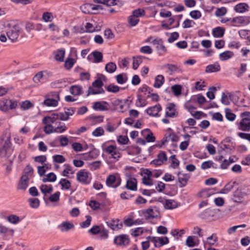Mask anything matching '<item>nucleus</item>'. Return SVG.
Returning <instances> with one entry per match:
<instances>
[{
	"label": "nucleus",
	"mask_w": 250,
	"mask_h": 250,
	"mask_svg": "<svg viewBox=\"0 0 250 250\" xmlns=\"http://www.w3.org/2000/svg\"><path fill=\"white\" fill-rule=\"evenodd\" d=\"M64 112L53 113L50 116H45L42 119L43 124L56 123L57 120L67 121L69 116L73 115L75 111V108H64Z\"/></svg>",
	"instance_id": "f257e3e1"
},
{
	"label": "nucleus",
	"mask_w": 250,
	"mask_h": 250,
	"mask_svg": "<svg viewBox=\"0 0 250 250\" xmlns=\"http://www.w3.org/2000/svg\"><path fill=\"white\" fill-rule=\"evenodd\" d=\"M10 134H3L0 137V159L6 158L8 155L11 143Z\"/></svg>",
	"instance_id": "f03ea898"
},
{
	"label": "nucleus",
	"mask_w": 250,
	"mask_h": 250,
	"mask_svg": "<svg viewBox=\"0 0 250 250\" xmlns=\"http://www.w3.org/2000/svg\"><path fill=\"white\" fill-rule=\"evenodd\" d=\"M6 30L5 31L8 38L12 41L15 42L19 37V27L17 24L12 25L11 23L7 24L5 26Z\"/></svg>",
	"instance_id": "7ed1b4c3"
},
{
	"label": "nucleus",
	"mask_w": 250,
	"mask_h": 250,
	"mask_svg": "<svg viewBox=\"0 0 250 250\" xmlns=\"http://www.w3.org/2000/svg\"><path fill=\"white\" fill-rule=\"evenodd\" d=\"M105 183L107 187L116 188L121 185V178L118 174L117 176L115 174H110L107 176Z\"/></svg>",
	"instance_id": "20e7f679"
},
{
	"label": "nucleus",
	"mask_w": 250,
	"mask_h": 250,
	"mask_svg": "<svg viewBox=\"0 0 250 250\" xmlns=\"http://www.w3.org/2000/svg\"><path fill=\"white\" fill-rule=\"evenodd\" d=\"M113 243L117 246L126 247L129 244L130 238L127 234H120L114 237Z\"/></svg>",
	"instance_id": "39448f33"
},
{
	"label": "nucleus",
	"mask_w": 250,
	"mask_h": 250,
	"mask_svg": "<svg viewBox=\"0 0 250 250\" xmlns=\"http://www.w3.org/2000/svg\"><path fill=\"white\" fill-rule=\"evenodd\" d=\"M151 43L155 46L157 52L159 56H164L167 52V49L164 44V41L162 39H155Z\"/></svg>",
	"instance_id": "423d86ee"
},
{
	"label": "nucleus",
	"mask_w": 250,
	"mask_h": 250,
	"mask_svg": "<svg viewBox=\"0 0 250 250\" xmlns=\"http://www.w3.org/2000/svg\"><path fill=\"white\" fill-rule=\"evenodd\" d=\"M89 173L85 169L80 170L77 173V180L82 184L88 185L90 179L88 178Z\"/></svg>",
	"instance_id": "0eeeda50"
},
{
	"label": "nucleus",
	"mask_w": 250,
	"mask_h": 250,
	"mask_svg": "<svg viewBox=\"0 0 250 250\" xmlns=\"http://www.w3.org/2000/svg\"><path fill=\"white\" fill-rule=\"evenodd\" d=\"M143 214L146 219L157 218L160 214V212L156 207L153 208H149L146 210H142Z\"/></svg>",
	"instance_id": "6e6552de"
},
{
	"label": "nucleus",
	"mask_w": 250,
	"mask_h": 250,
	"mask_svg": "<svg viewBox=\"0 0 250 250\" xmlns=\"http://www.w3.org/2000/svg\"><path fill=\"white\" fill-rule=\"evenodd\" d=\"M60 120H57L56 123H53L55 125L54 126V129H52L49 131H46V134H49L52 133H62L65 131L67 129V126L64 123L59 121Z\"/></svg>",
	"instance_id": "1a4fd4ad"
},
{
	"label": "nucleus",
	"mask_w": 250,
	"mask_h": 250,
	"mask_svg": "<svg viewBox=\"0 0 250 250\" xmlns=\"http://www.w3.org/2000/svg\"><path fill=\"white\" fill-rule=\"evenodd\" d=\"M107 226L113 230H117L123 228V223L119 219H113L106 222Z\"/></svg>",
	"instance_id": "9d476101"
},
{
	"label": "nucleus",
	"mask_w": 250,
	"mask_h": 250,
	"mask_svg": "<svg viewBox=\"0 0 250 250\" xmlns=\"http://www.w3.org/2000/svg\"><path fill=\"white\" fill-rule=\"evenodd\" d=\"M103 54L99 51H94L87 56V59L94 63H99L102 61Z\"/></svg>",
	"instance_id": "9b49d317"
},
{
	"label": "nucleus",
	"mask_w": 250,
	"mask_h": 250,
	"mask_svg": "<svg viewBox=\"0 0 250 250\" xmlns=\"http://www.w3.org/2000/svg\"><path fill=\"white\" fill-rule=\"evenodd\" d=\"M162 110V107L160 104L148 107L146 110V112L148 115L152 117H158L160 116L159 114V112Z\"/></svg>",
	"instance_id": "f8f14e48"
},
{
	"label": "nucleus",
	"mask_w": 250,
	"mask_h": 250,
	"mask_svg": "<svg viewBox=\"0 0 250 250\" xmlns=\"http://www.w3.org/2000/svg\"><path fill=\"white\" fill-rule=\"evenodd\" d=\"M108 105V103L106 101L96 102L92 107L96 111H103L109 110Z\"/></svg>",
	"instance_id": "ddd939ff"
},
{
	"label": "nucleus",
	"mask_w": 250,
	"mask_h": 250,
	"mask_svg": "<svg viewBox=\"0 0 250 250\" xmlns=\"http://www.w3.org/2000/svg\"><path fill=\"white\" fill-rule=\"evenodd\" d=\"M175 105L173 103H168L166 107V109L168 110L169 111H172V112H169L168 111H166L165 116L166 117H170L173 118L175 117H177L178 115V113L176 111V110L175 108Z\"/></svg>",
	"instance_id": "4468645a"
},
{
	"label": "nucleus",
	"mask_w": 250,
	"mask_h": 250,
	"mask_svg": "<svg viewBox=\"0 0 250 250\" xmlns=\"http://www.w3.org/2000/svg\"><path fill=\"white\" fill-rule=\"evenodd\" d=\"M215 211L214 209L208 208L203 211L199 216L202 219L210 220L212 217L215 216Z\"/></svg>",
	"instance_id": "2eb2a0df"
},
{
	"label": "nucleus",
	"mask_w": 250,
	"mask_h": 250,
	"mask_svg": "<svg viewBox=\"0 0 250 250\" xmlns=\"http://www.w3.org/2000/svg\"><path fill=\"white\" fill-rule=\"evenodd\" d=\"M238 128L239 130L243 131H250V120L246 119H243L240 122Z\"/></svg>",
	"instance_id": "dca6fc26"
},
{
	"label": "nucleus",
	"mask_w": 250,
	"mask_h": 250,
	"mask_svg": "<svg viewBox=\"0 0 250 250\" xmlns=\"http://www.w3.org/2000/svg\"><path fill=\"white\" fill-rule=\"evenodd\" d=\"M177 175L178 176V181L180 183L179 187H185L188 183L189 176L186 174H182L180 172H179Z\"/></svg>",
	"instance_id": "f3484780"
},
{
	"label": "nucleus",
	"mask_w": 250,
	"mask_h": 250,
	"mask_svg": "<svg viewBox=\"0 0 250 250\" xmlns=\"http://www.w3.org/2000/svg\"><path fill=\"white\" fill-rule=\"evenodd\" d=\"M245 194L242 191L241 189L238 188L233 193V200L235 202L241 203Z\"/></svg>",
	"instance_id": "a211bd4d"
},
{
	"label": "nucleus",
	"mask_w": 250,
	"mask_h": 250,
	"mask_svg": "<svg viewBox=\"0 0 250 250\" xmlns=\"http://www.w3.org/2000/svg\"><path fill=\"white\" fill-rule=\"evenodd\" d=\"M137 180L135 178H130L127 180L125 187L130 190L136 191L137 189Z\"/></svg>",
	"instance_id": "6ab92c4d"
},
{
	"label": "nucleus",
	"mask_w": 250,
	"mask_h": 250,
	"mask_svg": "<svg viewBox=\"0 0 250 250\" xmlns=\"http://www.w3.org/2000/svg\"><path fill=\"white\" fill-rule=\"evenodd\" d=\"M58 228L61 229L62 232L68 231L71 229H74L75 226L73 223L69 222H63L58 226Z\"/></svg>",
	"instance_id": "aec40b11"
},
{
	"label": "nucleus",
	"mask_w": 250,
	"mask_h": 250,
	"mask_svg": "<svg viewBox=\"0 0 250 250\" xmlns=\"http://www.w3.org/2000/svg\"><path fill=\"white\" fill-rule=\"evenodd\" d=\"M29 181V177L21 176V180L18 185V188L19 189L25 190L28 187Z\"/></svg>",
	"instance_id": "412c9836"
},
{
	"label": "nucleus",
	"mask_w": 250,
	"mask_h": 250,
	"mask_svg": "<svg viewBox=\"0 0 250 250\" xmlns=\"http://www.w3.org/2000/svg\"><path fill=\"white\" fill-rule=\"evenodd\" d=\"M225 28L218 26L213 29L212 34L215 38H222L225 34Z\"/></svg>",
	"instance_id": "4be33fe9"
},
{
	"label": "nucleus",
	"mask_w": 250,
	"mask_h": 250,
	"mask_svg": "<svg viewBox=\"0 0 250 250\" xmlns=\"http://www.w3.org/2000/svg\"><path fill=\"white\" fill-rule=\"evenodd\" d=\"M249 6L246 3H240L234 7V10L236 12L244 13L249 10Z\"/></svg>",
	"instance_id": "5701e85b"
},
{
	"label": "nucleus",
	"mask_w": 250,
	"mask_h": 250,
	"mask_svg": "<svg viewBox=\"0 0 250 250\" xmlns=\"http://www.w3.org/2000/svg\"><path fill=\"white\" fill-rule=\"evenodd\" d=\"M234 55V53L231 51H226L219 54V59L222 61H227Z\"/></svg>",
	"instance_id": "b1692460"
},
{
	"label": "nucleus",
	"mask_w": 250,
	"mask_h": 250,
	"mask_svg": "<svg viewBox=\"0 0 250 250\" xmlns=\"http://www.w3.org/2000/svg\"><path fill=\"white\" fill-rule=\"evenodd\" d=\"M220 66L218 63L208 65L206 68V73L218 72L220 70Z\"/></svg>",
	"instance_id": "393cba45"
},
{
	"label": "nucleus",
	"mask_w": 250,
	"mask_h": 250,
	"mask_svg": "<svg viewBox=\"0 0 250 250\" xmlns=\"http://www.w3.org/2000/svg\"><path fill=\"white\" fill-rule=\"evenodd\" d=\"M59 184L61 185L62 190H68L71 187L70 181L64 178L61 179Z\"/></svg>",
	"instance_id": "a878e982"
},
{
	"label": "nucleus",
	"mask_w": 250,
	"mask_h": 250,
	"mask_svg": "<svg viewBox=\"0 0 250 250\" xmlns=\"http://www.w3.org/2000/svg\"><path fill=\"white\" fill-rule=\"evenodd\" d=\"M236 184L235 181L231 183L229 182L227 184L225 187L220 190V193L222 194H227L230 191L234 188V185Z\"/></svg>",
	"instance_id": "bb28decb"
},
{
	"label": "nucleus",
	"mask_w": 250,
	"mask_h": 250,
	"mask_svg": "<svg viewBox=\"0 0 250 250\" xmlns=\"http://www.w3.org/2000/svg\"><path fill=\"white\" fill-rule=\"evenodd\" d=\"M40 188L41 192L44 195H46L47 193H51L53 190V188L51 185L42 184L40 186Z\"/></svg>",
	"instance_id": "cd10ccee"
},
{
	"label": "nucleus",
	"mask_w": 250,
	"mask_h": 250,
	"mask_svg": "<svg viewBox=\"0 0 250 250\" xmlns=\"http://www.w3.org/2000/svg\"><path fill=\"white\" fill-rule=\"evenodd\" d=\"M165 78L162 75H158L155 79V82L153 86L155 88H160L164 83Z\"/></svg>",
	"instance_id": "c85d7f7f"
},
{
	"label": "nucleus",
	"mask_w": 250,
	"mask_h": 250,
	"mask_svg": "<svg viewBox=\"0 0 250 250\" xmlns=\"http://www.w3.org/2000/svg\"><path fill=\"white\" fill-rule=\"evenodd\" d=\"M218 240V238L217 234L215 233H212V235L207 238V243L208 245L212 246L216 245V243Z\"/></svg>",
	"instance_id": "c756f323"
},
{
	"label": "nucleus",
	"mask_w": 250,
	"mask_h": 250,
	"mask_svg": "<svg viewBox=\"0 0 250 250\" xmlns=\"http://www.w3.org/2000/svg\"><path fill=\"white\" fill-rule=\"evenodd\" d=\"M145 58V57L138 56L136 57L133 58V65L132 68L134 70H136L140 64L143 62V59Z\"/></svg>",
	"instance_id": "7c9ffc66"
},
{
	"label": "nucleus",
	"mask_w": 250,
	"mask_h": 250,
	"mask_svg": "<svg viewBox=\"0 0 250 250\" xmlns=\"http://www.w3.org/2000/svg\"><path fill=\"white\" fill-rule=\"evenodd\" d=\"M178 207L177 203L173 200L167 199L164 206L167 209H172Z\"/></svg>",
	"instance_id": "2f4dec72"
},
{
	"label": "nucleus",
	"mask_w": 250,
	"mask_h": 250,
	"mask_svg": "<svg viewBox=\"0 0 250 250\" xmlns=\"http://www.w3.org/2000/svg\"><path fill=\"white\" fill-rule=\"evenodd\" d=\"M45 99L43 101V104L47 106H56L58 104V102L55 99H52L50 97H45Z\"/></svg>",
	"instance_id": "473e14b6"
},
{
	"label": "nucleus",
	"mask_w": 250,
	"mask_h": 250,
	"mask_svg": "<svg viewBox=\"0 0 250 250\" xmlns=\"http://www.w3.org/2000/svg\"><path fill=\"white\" fill-rule=\"evenodd\" d=\"M57 179L56 174L53 172H50L46 175L45 177L42 179V181L43 183L46 182H54Z\"/></svg>",
	"instance_id": "72a5a7b5"
},
{
	"label": "nucleus",
	"mask_w": 250,
	"mask_h": 250,
	"mask_svg": "<svg viewBox=\"0 0 250 250\" xmlns=\"http://www.w3.org/2000/svg\"><path fill=\"white\" fill-rule=\"evenodd\" d=\"M86 159H95L99 155V151L98 149L94 148L88 153L83 154Z\"/></svg>",
	"instance_id": "f704fd0d"
},
{
	"label": "nucleus",
	"mask_w": 250,
	"mask_h": 250,
	"mask_svg": "<svg viewBox=\"0 0 250 250\" xmlns=\"http://www.w3.org/2000/svg\"><path fill=\"white\" fill-rule=\"evenodd\" d=\"M137 99L135 105L137 107H144L147 104L146 99H143L142 96L138 93L137 95Z\"/></svg>",
	"instance_id": "c9c22d12"
},
{
	"label": "nucleus",
	"mask_w": 250,
	"mask_h": 250,
	"mask_svg": "<svg viewBox=\"0 0 250 250\" xmlns=\"http://www.w3.org/2000/svg\"><path fill=\"white\" fill-rule=\"evenodd\" d=\"M146 132H148L146 137V141L148 143L154 142L155 141V137L153 135V133L150 131L149 129H146L142 131V133H144Z\"/></svg>",
	"instance_id": "e433bc0d"
},
{
	"label": "nucleus",
	"mask_w": 250,
	"mask_h": 250,
	"mask_svg": "<svg viewBox=\"0 0 250 250\" xmlns=\"http://www.w3.org/2000/svg\"><path fill=\"white\" fill-rule=\"evenodd\" d=\"M28 202L29 204L30 207L33 208H38L40 204V200L38 198H29L28 199Z\"/></svg>",
	"instance_id": "4c0bfd02"
},
{
	"label": "nucleus",
	"mask_w": 250,
	"mask_h": 250,
	"mask_svg": "<svg viewBox=\"0 0 250 250\" xmlns=\"http://www.w3.org/2000/svg\"><path fill=\"white\" fill-rule=\"evenodd\" d=\"M70 92L73 95H79L81 94L82 87L79 85H72L70 88Z\"/></svg>",
	"instance_id": "58836bf2"
},
{
	"label": "nucleus",
	"mask_w": 250,
	"mask_h": 250,
	"mask_svg": "<svg viewBox=\"0 0 250 250\" xmlns=\"http://www.w3.org/2000/svg\"><path fill=\"white\" fill-rule=\"evenodd\" d=\"M91 3H85L80 6V9L82 12L85 14H92L91 13Z\"/></svg>",
	"instance_id": "ea45409f"
},
{
	"label": "nucleus",
	"mask_w": 250,
	"mask_h": 250,
	"mask_svg": "<svg viewBox=\"0 0 250 250\" xmlns=\"http://www.w3.org/2000/svg\"><path fill=\"white\" fill-rule=\"evenodd\" d=\"M33 172V168L29 164H28L24 169L23 174L22 176H25L26 177H31Z\"/></svg>",
	"instance_id": "a19ab883"
},
{
	"label": "nucleus",
	"mask_w": 250,
	"mask_h": 250,
	"mask_svg": "<svg viewBox=\"0 0 250 250\" xmlns=\"http://www.w3.org/2000/svg\"><path fill=\"white\" fill-rule=\"evenodd\" d=\"M8 99H4L0 102V110L4 112L9 109Z\"/></svg>",
	"instance_id": "79ce46f5"
},
{
	"label": "nucleus",
	"mask_w": 250,
	"mask_h": 250,
	"mask_svg": "<svg viewBox=\"0 0 250 250\" xmlns=\"http://www.w3.org/2000/svg\"><path fill=\"white\" fill-rule=\"evenodd\" d=\"M64 167H65V169L62 171V175L65 177H68V174L69 173L73 174L74 173V171L72 170V167L69 164H64Z\"/></svg>",
	"instance_id": "37998d69"
},
{
	"label": "nucleus",
	"mask_w": 250,
	"mask_h": 250,
	"mask_svg": "<svg viewBox=\"0 0 250 250\" xmlns=\"http://www.w3.org/2000/svg\"><path fill=\"white\" fill-rule=\"evenodd\" d=\"M116 65L114 62H110L106 64L105 67V70L109 73H113L116 69Z\"/></svg>",
	"instance_id": "c03bdc74"
},
{
	"label": "nucleus",
	"mask_w": 250,
	"mask_h": 250,
	"mask_svg": "<svg viewBox=\"0 0 250 250\" xmlns=\"http://www.w3.org/2000/svg\"><path fill=\"white\" fill-rule=\"evenodd\" d=\"M104 116L102 115L94 116L90 115L88 117L89 120L95 124L100 123L103 122Z\"/></svg>",
	"instance_id": "a18cd8bd"
},
{
	"label": "nucleus",
	"mask_w": 250,
	"mask_h": 250,
	"mask_svg": "<svg viewBox=\"0 0 250 250\" xmlns=\"http://www.w3.org/2000/svg\"><path fill=\"white\" fill-rule=\"evenodd\" d=\"M65 51L63 49L58 50L55 56V59L60 62L63 61Z\"/></svg>",
	"instance_id": "49530a36"
},
{
	"label": "nucleus",
	"mask_w": 250,
	"mask_h": 250,
	"mask_svg": "<svg viewBox=\"0 0 250 250\" xmlns=\"http://www.w3.org/2000/svg\"><path fill=\"white\" fill-rule=\"evenodd\" d=\"M141 152L140 147L137 146H132L128 149V153L129 155H138Z\"/></svg>",
	"instance_id": "de8ad7c7"
},
{
	"label": "nucleus",
	"mask_w": 250,
	"mask_h": 250,
	"mask_svg": "<svg viewBox=\"0 0 250 250\" xmlns=\"http://www.w3.org/2000/svg\"><path fill=\"white\" fill-rule=\"evenodd\" d=\"M145 11L143 9L138 8L132 11V15L138 19L145 15Z\"/></svg>",
	"instance_id": "09e8293b"
},
{
	"label": "nucleus",
	"mask_w": 250,
	"mask_h": 250,
	"mask_svg": "<svg viewBox=\"0 0 250 250\" xmlns=\"http://www.w3.org/2000/svg\"><path fill=\"white\" fill-rule=\"evenodd\" d=\"M226 117L227 119L229 121H233L236 117L235 114L231 112V110L229 108H226L225 110Z\"/></svg>",
	"instance_id": "8fccbe9b"
},
{
	"label": "nucleus",
	"mask_w": 250,
	"mask_h": 250,
	"mask_svg": "<svg viewBox=\"0 0 250 250\" xmlns=\"http://www.w3.org/2000/svg\"><path fill=\"white\" fill-rule=\"evenodd\" d=\"M106 89L107 91L109 92L116 93L119 91L120 87L118 85H114L113 84H110L106 87Z\"/></svg>",
	"instance_id": "3c124183"
},
{
	"label": "nucleus",
	"mask_w": 250,
	"mask_h": 250,
	"mask_svg": "<svg viewBox=\"0 0 250 250\" xmlns=\"http://www.w3.org/2000/svg\"><path fill=\"white\" fill-rule=\"evenodd\" d=\"M172 91L175 96L181 95L182 91V86L180 85L175 84L172 86Z\"/></svg>",
	"instance_id": "603ef678"
},
{
	"label": "nucleus",
	"mask_w": 250,
	"mask_h": 250,
	"mask_svg": "<svg viewBox=\"0 0 250 250\" xmlns=\"http://www.w3.org/2000/svg\"><path fill=\"white\" fill-rule=\"evenodd\" d=\"M159 244L158 247H161L163 245L167 244L169 243V239L167 237H161L158 238Z\"/></svg>",
	"instance_id": "864d4df0"
},
{
	"label": "nucleus",
	"mask_w": 250,
	"mask_h": 250,
	"mask_svg": "<svg viewBox=\"0 0 250 250\" xmlns=\"http://www.w3.org/2000/svg\"><path fill=\"white\" fill-rule=\"evenodd\" d=\"M104 134V130L102 127H98L96 128L92 133L93 136L95 137L101 136Z\"/></svg>",
	"instance_id": "5fc2aeb1"
},
{
	"label": "nucleus",
	"mask_w": 250,
	"mask_h": 250,
	"mask_svg": "<svg viewBox=\"0 0 250 250\" xmlns=\"http://www.w3.org/2000/svg\"><path fill=\"white\" fill-rule=\"evenodd\" d=\"M53 161L58 163H62L65 161V158L62 155H55L53 156Z\"/></svg>",
	"instance_id": "6e6d98bb"
},
{
	"label": "nucleus",
	"mask_w": 250,
	"mask_h": 250,
	"mask_svg": "<svg viewBox=\"0 0 250 250\" xmlns=\"http://www.w3.org/2000/svg\"><path fill=\"white\" fill-rule=\"evenodd\" d=\"M190 16L194 19H199L202 17V14L199 10H193L189 13Z\"/></svg>",
	"instance_id": "4d7b16f0"
},
{
	"label": "nucleus",
	"mask_w": 250,
	"mask_h": 250,
	"mask_svg": "<svg viewBox=\"0 0 250 250\" xmlns=\"http://www.w3.org/2000/svg\"><path fill=\"white\" fill-rule=\"evenodd\" d=\"M157 158H158L161 161V162L164 164V163L166 162L167 160V157L166 152L160 151L157 155Z\"/></svg>",
	"instance_id": "13d9d810"
},
{
	"label": "nucleus",
	"mask_w": 250,
	"mask_h": 250,
	"mask_svg": "<svg viewBox=\"0 0 250 250\" xmlns=\"http://www.w3.org/2000/svg\"><path fill=\"white\" fill-rule=\"evenodd\" d=\"M8 221L12 224H17L20 221V218L16 215H10L7 217Z\"/></svg>",
	"instance_id": "bf43d9fd"
},
{
	"label": "nucleus",
	"mask_w": 250,
	"mask_h": 250,
	"mask_svg": "<svg viewBox=\"0 0 250 250\" xmlns=\"http://www.w3.org/2000/svg\"><path fill=\"white\" fill-rule=\"evenodd\" d=\"M60 192L57 191L54 194L50 195L49 200L51 202H56L60 199Z\"/></svg>",
	"instance_id": "052dcab7"
},
{
	"label": "nucleus",
	"mask_w": 250,
	"mask_h": 250,
	"mask_svg": "<svg viewBox=\"0 0 250 250\" xmlns=\"http://www.w3.org/2000/svg\"><path fill=\"white\" fill-rule=\"evenodd\" d=\"M86 218V220L80 224L81 227L83 228H87L90 225L92 217L90 215H87Z\"/></svg>",
	"instance_id": "680f3d73"
},
{
	"label": "nucleus",
	"mask_w": 250,
	"mask_h": 250,
	"mask_svg": "<svg viewBox=\"0 0 250 250\" xmlns=\"http://www.w3.org/2000/svg\"><path fill=\"white\" fill-rule=\"evenodd\" d=\"M128 21L131 26H134L138 23L139 20L131 15L128 17Z\"/></svg>",
	"instance_id": "e2e57ef3"
},
{
	"label": "nucleus",
	"mask_w": 250,
	"mask_h": 250,
	"mask_svg": "<svg viewBox=\"0 0 250 250\" xmlns=\"http://www.w3.org/2000/svg\"><path fill=\"white\" fill-rule=\"evenodd\" d=\"M89 206L93 210H97L100 208L101 204L96 201L91 200L89 203Z\"/></svg>",
	"instance_id": "0e129e2a"
},
{
	"label": "nucleus",
	"mask_w": 250,
	"mask_h": 250,
	"mask_svg": "<svg viewBox=\"0 0 250 250\" xmlns=\"http://www.w3.org/2000/svg\"><path fill=\"white\" fill-rule=\"evenodd\" d=\"M46 97H50L51 99H55L58 102L60 101L59 93L57 91L50 92Z\"/></svg>",
	"instance_id": "69168bd1"
},
{
	"label": "nucleus",
	"mask_w": 250,
	"mask_h": 250,
	"mask_svg": "<svg viewBox=\"0 0 250 250\" xmlns=\"http://www.w3.org/2000/svg\"><path fill=\"white\" fill-rule=\"evenodd\" d=\"M227 11V9L224 7L220 8H217L215 11V15L217 17L223 16L226 14Z\"/></svg>",
	"instance_id": "338daca9"
},
{
	"label": "nucleus",
	"mask_w": 250,
	"mask_h": 250,
	"mask_svg": "<svg viewBox=\"0 0 250 250\" xmlns=\"http://www.w3.org/2000/svg\"><path fill=\"white\" fill-rule=\"evenodd\" d=\"M101 231L100 228L99 226H93L90 229L88 230V232L92 234L96 235L99 233Z\"/></svg>",
	"instance_id": "774afa93"
}]
</instances>
